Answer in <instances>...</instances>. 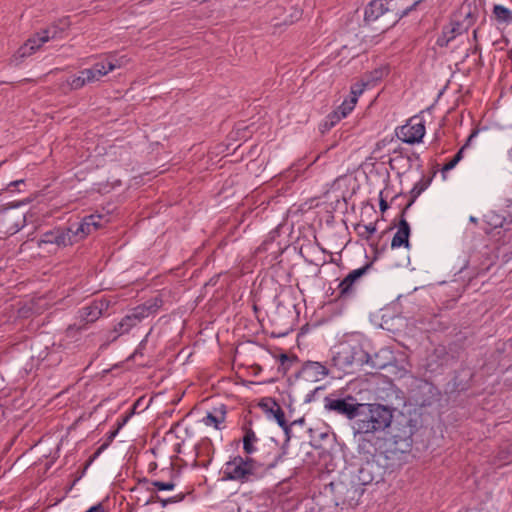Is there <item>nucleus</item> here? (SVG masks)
Instances as JSON below:
<instances>
[{
	"label": "nucleus",
	"mask_w": 512,
	"mask_h": 512,
	"mask_svg": "<svg viewBox=\"0 0 512 512\" xmlns=\"http://www.w3.org/2000/svg\"><path fill=\"white\" fill-rule=\"evenodd\" d=\"M423 0H409L408 6H405L403 10H401L402 14H408L411 12L418 4H420Z\"/></svg>",
	"instance_id": "58836bf2"
},
{
	"label": "nucleus",
	"mask_w": 512,
	"mask_h": 512,
	"mask_svg": "<svg viewBox=\"0 0 512 512\" xmlns=\"http://www.w3.org/2000/svg\"><path fill=\"white\" fill-rule=\"evenodd\" d=\"M429 185V180H424V179H420L417 183H415V185L413 186V188L411 189L410 191V194H411V201L406 205V207L404 208L405 210L408 209L413 201L424 191L426 190V188L428 187Z\"/></svg>",
	"instance_id": "7c9ffc66"
},
{
	"label": "nucleus",
	"mask_w": 512,
	"mask_h": 512,
	"mask_svg": "<svg viewBox=\"0 0 512 512\" xmlns=\"http://www.w3.org/2000/svg\"><path fill=\"white\" fill-rule=\"evenodd\" d=\"M372 264L367 263L364 266L354 269L338 284L337 297L347 300L355 296L359 280L371 269Z\"/></svg>",
	"instance_id": "1a4fd4ad"
},
{
	"label": "nucleus",
	"mask_w": 512,
	"mask_h": 512,
	"mask_svg": "<svg viewBox=\"0 0 512 512\" xmlns=\"http://www.w3.org/2000/svg\"><path fill=\"white\" fill-rule=\"evenodd\" d=\"M20 185H25V181L23 179L10 182L7 186V190L13 192L14 188H17Z\"/></svg>",
	"instance_id": "a19ab883"
},
{
	"label": "nucleus",
	"mask_w": 512,
	"mask_h": 512,
	"mask_svg": "<svg viewBox=\"0 0 512 512\" xmlns=\"http://www.w3.org/2000/svg\"><path fill=\"white\" fill-rule=\"evenodd\" d=\"M279 362H280V365L278 367V370L281 371L282 373H286L289 370L290 365H291L290 358L288 357L287 354L282 353L279 356Z\"/></svg>",
	"instance_id": "4c0bfd02"
},
{
	"label": "nucleus",
	"mask_w": 512,
	"mask_h": 512,
	"mask_svg": "<svg viewBox=\"0 0 512 512\" xmlns=\"http://www.w3.org/2000/svg\"><path fill=\"white\" fill-rule=\"evenodd\" d=\"M301 373L307 381L318 382L323 380L329 371L321 362L307 361L304 363Z\"/></svg>",
	"instance_id": "2eb2a0df"
},
{
	"label": "nucleus",
	"mask_w": 512,
	"mask_h": 512,
	"mask_svg": "<svg viewBox=\"0 0 512 512\" xmlns=\"http://www.w3.org/2000/svg\"><path fill=\"white\" fill-rule=\"evenodd\" d=\"M280 460H282V455H281V454H278V455L276 456V458L274 459V461H273L272 463H270V464H268V465H267V468H268V469L274 468V467L277 465L278 461H280Z\"/></svg>",
	"instance_id": "37998d69"
},
{
	"label": "nucleus",
	"mask_w": 512,
	"mask_h": 512,
	"mask_svg": "<svg viewBox=\"0 0 512 512\" xmlns=\"http://www.w3.org/2000/svg\"><path fill=\"white\" fill-rule=\"evenodd\" d=\"M355 231L360 238L369 241L372 235L376 232V225L374 223L357 224L355 226Z\"/></svg>",
	"instance_id": "c85d7f7f"
},
{
	"label": "nucleus",
	"mask_w": 512,
	"mask_h": 512,
	"mask_svg": "<svg viewBox=\"0 0 512 512\" xmlns=\"http://www.w3.org/2000/svg\"><path fill=\"white\" fill-rule=\"evenodd\" d=\"M409 0H389V4L391 5V12L395 14V17L402 18L407 14H402L401 10L408 6Z\"/></svg>",
	"instance_id": "473e14b6"
},
{
	"label": "nucleus",
	"mask_w": 512,
	"mask_h": 512,
	"mask_svg": "<svg viewBox=\"0 0 512 512\" xmlns=\"http://www.w3.org/2000/svg\"><path fill=\"white\" fill-rule=\"evenodd\" d=\"M493 13L499 22L509 23L512 21V12L502 5H495Z\"/></svg>",
	"instance_id": "c756f323"
},
{
	"label": "nucleus",
	"mask_w": 512,
	"mask_h": 512,
	"mask_svg": "<svg viewBox=\"0 0 512 512\" xmlns=\"http://www.w3.org/2000/svg\"><path fill=\"white\" fill-rule=\"evenodd\" d=\"M104 218L100 214H91L69 227L47 231L41 235L38 246L42 247L45 244L55 245L57 248L71 246L102 227Z\"/></svg>",
	"instance_id": "f257e3e1"
},
{
	"label": "nucleus",
	"mask_w": 512,
	"mask_h": 512,
	"mask_svg": "<svg viewBox=\"0 0 512 512\" xmlns=\"http://www.w3.org/2000/svg\"><path fill=\"white\" fill-rule=\"evenodd\" d=\"M64 28L58 24H53L46 29L37 32L36 35L39 37L42 44H45L49 40L61 39L63 37Z\"/></svg>",
	"instance_id": "5701e85b"
},
{
	"label": "nucleus",
	"mask_w": 512,
	"mask_h": 512,
	"mask_svg": "<svg viewBox=\"0 0 512 512\" xmlns=\"http://www.w3.org/2000/svg\"><path fill=\"white\" fill-rule=\"evenodd\" d=\"M175 488L174 482H161V481H150L146 478L140 480L135 490H146L147 492L156 493L155 490L159 491H170Z\"/></svg>",
	"instance_id": "412c9836"
},
{
	"label": "nucleus",
	"mask_w": 512,
	"mask_h": 512,
	"mask_svg": "<svg viewBox=\"0 0 512 512\" xmlns=\"http://www.w3.org/2000/svg\"><path fill=\"white\" fill-rule=\"evenodd\" d=\"M510 218L512 219V216L510 215Z\"/></svg>",
	"instance_id": "8fccbe9b"
},
{
	"label": "nucleus",
	"mask_w": 512,
	"mask_h": 512,
	"mask_svg": "<svg viewBox=\"0 0 512 512\" xmlns=\"http://www.w3.org/2000/svg\"><path fill=\"white\" fill-rule=\"evenodd\" d=\"M382 194L383 192H380V201H379V206H380V210L382 212L386 211L388 209V203L387 201L382 197Z\"/></svg>",
	"instance_id": "79ce46f5"
},
{
	"label": "nucleus",
	"mask_w": 512,
	"mask_h": 512,
	"mask_svg": "<svg viewBox=\"0 0 512 512\" xmlns=\"http://www.w3.org/2000/svg\"><path fill=\"white\" fill-rule=\"evenodd\" d=\"M85 512H107V509L105 508V506L102 503H98V504L90 507Z\"/></svg>",
	"instance_id": "ea45409f"
},
{
	"label": "nucleus",
	"mask_w": 512,
	"mask_h": 512,
	"mask_svg": "<svg viewBox=\"0 0 512 512\" xmlns=\"http://www.w3.org/2000/svg\"><path fill=\"white\" fill-rule=\"evenodd\" d=\"M68 85L73 90H78L84 87L88 82L85 79V76L81 74V71L78 75H73L67 80Z\"/></svg>",
	"instance_id": "72a5a7b5"
},
{
	"label": "nucleus",
	"mask_w": 512,
	"mask_h": 512,
	"mask_svg": "<svg viewBox=\"0 0 512 512\" xmlns=\"http://www.w3.org/2000/svg\"><path fill=\"white\" fill-rule=\"evenodd\" d=\"M477 135V131H473L470 136L468 137L467 139V142L465 143V145H463L460 150L454 155V157L448 162L446 163L444 166H443V171H449V170H452L457 164L458 162L462 159L463 157V151L466 149V147H468L472 141V139Z\"/></svg>",
	"instance_id": "cd10ccee"
},
{
	"label": "nucleus",
	"mask_w": 512,
	"mask_h": 512,
	"mask_svg": "<svg viewBox=\"0 0 512 512\" xmlns=\"http://www.w3.org/2000/svg\"><path fill=\"white\" fill-rule=\"evenodd\" d=\"M412 436V426L404 425L398 428L390 438L385 440L383 451L385 458L400 462L411 451L413 444Z\"/></svg>",
	"instance_id": "39448f33"
},
{
	"label": "nucleus",
	"mask_w": 512,
	"mask_h": 512,
	"mask_svg": "<svg viewBox=\"0 0 512 512\" xmlns=\"http://www.w3.org/2000/svg\"><path fill=\"white\" fill-rule=\"evenodd\" d=\"M81 74L85 76L88 84L99 81L103 76L107 75L102 61L95 63L91 68L81 70Z\"/></svg>",
	"instance_id": "4be33fe9"
},
{
	"label": "nucleus",
	"mask_w": 512,
	"mask_h": 512,
	"mask_svg": "<svg viewBox=\"0 0 512 512\" xmlns=\"http://www.w3.org/2000/svg\"><path fill=\"white\" fill-rule=\"evenodd\" d=\"M25 224V213L17 207H6L0 209V235H14L20 231Z\"/></svg>",
	"instance_id": "0eeeda50"
},
{
	"label": "nucleus",
	"mask_w": 512,
	"mask_h": 512,
	"mask_svg": "<svg viewBox=\"0 0 512 512\" xmlns=\"http://www.w3.org/2000/svg\"><path fill=\"white\" fill-rule=\"evenodd\" d=\"M355 105V97L346 98L335 111L328 115L330 125L333 126L341 119L345 118L348 114H350L353 111Z\"/></svg>",
	"instance_id": "aec40b11"
},
{
	"label": "nucleus",
	"mask_w": 512,
	"mask_h": 512,
	"mask_svg": "<svg viewBox=\"0 0 512 512\" xmlns=\"http://www.w3.org/2000/svg\"><path fill=\"white\" fill-rule=\"evenodd\" d=\"M291 426H292L291 424L288 425L286 423V428H282L283 431L285 432V435L287 436V439H290V437H291Z\"/></svg>",
	"instance_id": "c03bdc74"
},
{
	"label": "nucleus",
	"mask_w": 512,
	"mask_h": 512,
	"mask_svg": "<svg viewBox=\"0 0 512 512\" xmlns=\"http://www.w3.org/2000/svg\"><path fill=\"white\" fill-rule=\"evenodd\" d=\"M511 152H512V148H511Z\"/></svg>",
	"instance_id": "3c124183"
},
{
	"label": "nucleus",
	"mask_w": 512,
	"mask_h": 512,
	"mask_svg": "<svg viewBox=\"0 0 512 512\" xmlns=\"http://www.w3.org/2000/svg\"><path fill=\"white\" fill-rule=\"evenodd\" d=\"M512 205H508L507 209L501 210L500 212H490L485 218L486 222L492 228H503L504 230H510L512 224Z\"/></svg>",
	"instance_id": "4468645a"
},
{
	"label": "nucleus",
	"mask_w": 512,
	"mask_h": 512,
	"mask_svg": "<svg viewBox=\"0 0 512 512\" xmlns=\"http://www.w3.org/2000/svg\"><path fill=\"white\" fill-rule=\"evenodd\" d=\"M331 486L337 505L357 506L364 493V488L358 486L350 475H344L339 481L331 483Z\"/></svg>",
	"instance_id": "423d86ee"
},
{
	"label": "nucleus",
	"mask_w": 512,
	"mask_h": 512,
	"mask_svg": "<svg viewBox=\"0 0 512 512\" xmlns=\"http://www.w3.org/2000/svg\"><path fill=\"white\" fill-rule=\"evenodd\" d=\"M227 416V406L221 404L213 407L206 415L202 418V423L206 426L214 427L217 430L225 428V421Z\"/></svg>",
	"instance_id": "ddd939ff"
},
{
	"label": "nucleus",
	"mask_w": 512,
	"mask_h": 512,
	"mask_svg": "<svg viewBox=\"0 0 512 512\" xmlns=\"http://www.w3.org/2000/svg\"><path fill=\"white\" fill-rule=\"evenodd\" d=\"M145 303H146L147 307L149 308V310L151 311V313L154 314L162 306L163 301L159 297H154V298L146 301Z\"/></svg>",
	"instance_id": "e433bc0d"
},
{
	"label": "nucleus",
	"mask_w": 512,
	"mask_h": 512,
	"mask_svg": "<svg viewBox=\"0 0 512 512\" xmlns=\"http://www.w3.org/2000/svg\"><path fill=\"white\" fill-rule=\"evenodd\" d=\"M43 44L41 43L39 37L36 33L31 36L27 41L18 48V50L13 55V60L16 64L22 62L25 58L34 54L37 50L41 48Z\"/></svg>",
	"instance_id": "a211bd4d"
},
{
	"label": "nucleus",
	"mask_w": 512,
	"mask_h": 512,
	"mask_svg": "<svg viewBox=\"0 0 512 512\" xmlns=\"http://www.w3.org/2000/svg\"><path fill=\"white\" fill-rule=\"evenodd\" d=\"M128 418H129L128 416H127V417H125V418L123 419L122 423L119 425V427H121L122 425H124V424L128 421Z\"/></svg>",
	"instance_id": "49530a36"
},
{
	"label": "nucleus",
	"mask_w": 512,
	"mask_h": 512,
	"mask_svg": "<svg viewBox=\"0 0 512 512\" xmlns=\"http://www.w3.org/2000/svg\"><path fill=\"white\" fill-rule=\"evenodd\" d=\"M107 309L108 302L103 300H96L91 304L82 307L79 310V317L85 323H93L97 321Z\"/></svg>",
	"instance_id": "f8f14e48"
},
{
	"label": "nucleus",
	"mask_w": 512,
	"mask_h": 512,
	"mask_svg": "<svg viewBox=\"0 0 512 512\" xmlns=\"http://www.w3.org/2000/svg\"><path fill=\"white\" fill-rule=\"evenodd\" d=\"M304 422V419H300V420H296L294 421L293 423H291V425H295V424H302Z\"/></svg>",
	"instance_id": "a18cd8bd"
},
{
	"label": "nucleus",
	"mask_w": 512,
	"mask_h": 512,
	"mask_svg": "<svg viewBox=\"0 0 512 512\" xmlns=\"http://www.w3.org/2000/svg\"><path fill=\"white\" fill-rule=\"evenodd\" d=\"M473 37H474V39H476V38H477V30H474V31H473Z\"/></svg>",
	"instance_id": "de8ad7c7"
},
{
	"label": "nucleus",
	"mask_w": 512,
	"mask_h": 512,
	"mask_svg": "<svg viewBox=\"0 0 512 512\" xmlns=\"http://www.w3.org/2000/svg\"><path fill=\"white\" fill-rule=\"evenodd\" d=\"M132 318L135 320V322L138 324L140 323L144 318L149 317L152 315L151 311L147 307L146 303H143L142 305H138L135 307L132 312L130 313Z\"/></svg>",
	"instance_id": "2f4dec72"
},
{
	"label": "nucleus",
	"mask_w": 512,
	"mask_h": 512,
	"mask_svg": "<svg viewBox=\"0 0 512 512\" xmlns=\"http://www.w3.org/2000/svg\"><path fill=\"white\" fill-rule=\"evenodd\" d=\"M353 423L356 434H372L383 431L392 422V412L384 405L362 403Z\"/></svg>",
	"instance_id": "f03ea898"
},
{
	"label": "nucleus",
	"mask_w": 512,
	"mask_h": 512,
	"mask_svg": "<svg viewBox=\"0 0 512 512\" xmlns=\"http://www.w3.org/2000/svg\"><path fill=\"white\" fill-rule=\"evenodd\" d=\"M366 83L357 82L351 86L350 97H355L356 102L358 101L359 96L364 92Z\"/></svg>",
	"instance_id": "c9c22d12"
},
{
	"label": "nucleus",
	"mask_w": 512,
	"mask_h": 512,
	"mask_svg": "<svg viewBox=\"0 0 512 512\" xmlns=\"http://www.w3.org/2000/svg\"><path fill=\"white\" fill-rule=\"evenodd\" d=\"M128 59L126 56L117 57L116 55H109L102 61V64L107 70V74L117 68H121L126 65Z\"/></svg>",
	"instance_id": "393cba45"
},
{
	"label": "nucleus",
	"mask_w": 512,
	"mask_h": 512,
	"mask_svg": "<svg viewBox=\"0 0 512 512\" xmlns=\"http://www.w3.org/2000/svg\"><path fill=\"white\" fill-rule=\"evenodd\" d=\"M386 12H391L389 0H372L365 8L364 20L366 22L375 21Z\"/></svg>",
	"instance_id": "f3484780"
},
{
	"label": "nucleus",
	"mask_w": 512,
	"mask_h": 512,
	"mask_svg": "<svg viewBox=\"0 0 512 512\" xmlns=\"http://www.w3.org/2000/svg\"><path fill=\"white\" fill-rule=\"evenodd\" d=\"M332 362L335 367L344 372H347L354 366L361 367L364 364H370L375 368L385 366L384 363L375 362L359 343L340 344L332 357Z\"/></svg>",
	"instance_id": "7ed1b4c3"
},
{
	"label": "nucleus",
	"mask_w": 512,
	"mask_h": 512,
	"mask_svg": "<svg viewBox=\"0 0 512 512\" xmlns=\"http://www.w3.org/2000/svg\"><path fill=\"white\" fill-rule=\"evenodd\" d=\"M184 499V495L182 493L169 497L167 499L161 498L157 493H151L149 496L144 500V505H150L156 502H161L162 506L165 507L168 504L171 503H177Z\"/></svg>",
	"instance_id": "bb28decb"
},
{
	"label": "nucleus",
	"mask_w": 512,
	"mask_h": 512,
	"mask_svg": "<svg viewBox=\"0 0 512 512\" xmlns=\"http://www.w3.org/2000/svg\"><path fill=\"white\" fill-rule=\"evenodd\" d=\"M470 220H471L472 222H475V221H476V218H475V217H471V218H470Z\"/></svg>",
	"instance_id": "09e8293b"
},
{
	"label": "nucleus",
	"mask_w": 512,
	"mask_h": 512,
	"mask_svg": "<svg viewBox=\"0 0 512 512\" xmlns=\"http://www.w3.org/2000/svg\"><path fill=\"white\" fill-rule=\"evenodd\" d=\"M258 438L251 428H246L243 437V449L247 455H251L256 451L255 444Z\"/></svg>",
	"instance_id": "a878e982"
},
{
	"label": "nucleus",
	"mask_w": 512,
	"mask_h": 512,
	"mask_svg": "<svg viewBox=\"0 0 512 512\" xmlns=\"http://www.w3.org/2000/svg\"><path fill=\"white\" fill-rule=\"evenodd\" d=\"M404 213H405V209L402 210V216H404ZM409 236H410L409 223L406 221V219L404 217H401V219L399 221V225L397 227V231L394 234L392 241H391V250L400 248L402 246L409 249L410 248Z\"/></svg>",
	"instance_id": "dca6fc26"
},
{
	"label": "nucleus",
	"mask_w": 512,
	"mask_h": 512,
	"mask_svg": "<svg viewBox=\"0 0 512 512\" xmlns=\"http://www.w3.org/2000/svg\"><path fill=\"white\" fill-rule=\"evenodd\" d=\"M465 31L466 28L461 23L453 21L443 28L442 35L438 38V44L440 46H447L452 40Z\"/></svg>",
	"instance_id": "6ab92c4d"
},
{
	"label": "nucleus",
	"mask_w": 512,
	"mask_h": 512,
	"mask_svg": "<svg viewBox=\"0 0 512 512\" xmlns=\"http://www.w3.org/2000/svg\"><path fill=\"white\" fill-rule=\"evenodd\" d=\"M382 467L375 461H366L361 465L356 474H351L355 483L361 488L373 482L378 483L383 479Z\"/></svg>",
	"instance_id": "9b49d317"
},
{
	"label": "nucleus",
	"mask_w": 512,
	"mask_h": 512,
	"mask_svg": "<svg viewBox=\"0 0 512 512\" xmlns=\"http://www.w3.org/2000/svg\"><path fill=\"white\" fill-rule=\"evenodd\" d=\"M136 325L137 323L130 314L124 316L114 327L113 332L115 333V336L113 337V340L117 339L123 334L128 333Z\"/></svg>",
	"instance_id": "b1692460"
},
{
	"label": "nucleus",
	"mask_w": 512,
	"mask_h": 512,
	"mask_svg": "<svg viewBox=\"0 0 512 512\" xmlns=\"http://www.w3.org/2000/svg\"><path fill=\"white\" fill-rule=\"evenodd\" d=\"M259 466L256 461L248 456L240 455L231 457L223 468V479L238 481L241 483L252 482L259 478Z\"/></svg>",
	"instance_id": "20e7f679"
},
{
	"label": "nucleus",
	"mask_w": 512,
	"mask_h": 512,
	"mask_svg": "<svg viewBox=\"0 0 512 512\" xmlns=\"http://www.w3.org/2000/svg\"><path fill=\"white\" fill-rule=\"evenodd\" d=\"M396 134L404 143H419L425 135L424 121L419 117H412L397 130Z\"/></svg>",
	"instance_id": "9d476101"
},
{
	"label": "nucleus",
	"mask_w": 512,
	"mask_h": 512,
	"mask_svg": "<svg viewBox=\"0 0 512 512\" xmlns=\"http://www.w3.org/2000/svg\"><path fill=\"white\" fill-rule=\"evenodd\" d=\"M275 406H276V409L275 410H271V412L273 413L274 415V418L276 420V422L278 423V425L281 427V428H286V419H285V413L284 411L281 409V407L279 405H277L275 403Z\"/></svg>",
	"instance_id": "f704fd0d"
},
{
	"label": "nucleus",
	"mask_w": 512,
	"mask_h": 512,
	"mask_svg": "<svg viewBox=\"0 0 512 512\" xmlns=\"http://www.w3.org/2000/svg\"><path fill=\"white\" fill-rule=\"evenodd\" d=\"M325 408L329 411H334L337 414L345 416L349 420H354L357 417L360 406L362 403H358L353 396H347L345 398H334L325 397Z\"/></svg>",
	"instance_id": "6e6552de"
}]
</instances>
